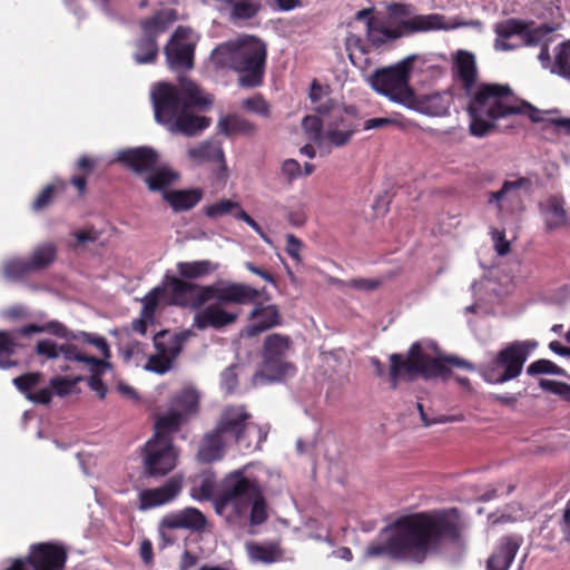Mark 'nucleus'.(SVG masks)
Returning a JSON list of instances; mask_svg holds the SVG:
<instances>
[{
	"label": "nucleus",
	"mask_w": 570,
	"mask_h": 570,
	"mask_svg": "<svg viewBox=\"0 0 570 570\" xmlns=\"http://www.w3.org/2000/svg\"><path fill=\"white\" fill-rule=\"evenodd\" d=\"M56 257V247L46 243L43 245L38 246L31 256L30 264L33 272L42 269L47 267L49 264L53 262Z\"/></svg>",
	"instance_id": "39"
},
{
	"label": "nucleus",
	"mask_w": 570,
	"mask_h": 570,
	"mask_svg": "<svg viewBox=\"0 0 570 570\" xmlns=\"http://www.w3.org/2000/svg\"><path fill=\"white\" fill-rule=\"evenodd\" d=\"M219 265L208 259L179 262L177 272L183 278L195 279L207 276L217 271Z\"/></svg>",
	"instance_id": "34"
},
{
	"label": "nucleus",
	"mask_w": 570,
	"mask_h": 570,
	"mask_svg": "<svg viewBox=\"0 0 570 570\" xmlns=\"http://www.w3.org/2000/svg\"><path fill=\"white\" fill-rule=\"evenodd\" d=\"M53 193H55V186L53 185H48L39 194V196L35 199L33 205H32L33 209L35 210H41L45 207H47L52 202Z\"/></svg>",
	"instance_id": "53"
},
{
	"label": "nucleus",
	"mask_w": 570,
	"mask_h": 570,
	"mask_svg": "<svg viewBox=\"0 0 570 570\" xmlns=\"http://www.w3.org/2000/svg\"><path fill=\"white\" fill-rule=\"evenodd\" d=\"M452 102V96L448 91L424 95L413 92L405 107L429 117H443L449 114Z\"/></svg>",
	"instance_id": "21"
},
{
	"label": "nucleus",
	"mask_w": 570,
	"mask_h": 570,
	"mask_svg": "<svg viewBox=\"0 0 570 570\" xmlns=\"http://www.w3.org/2000/svg\"><path fill=\"white\" fill-rule=\"evenodd\" d=\"M535 342L514 341L497 354H491L480 367L481 376L491 384H502L517 379L523 368Z\"/></svg>",
	"instance_id": "12"
},
{
	"label": "nucleus",
	"mask_w": 570,
	"mask_h": 570,
	"mask_svg": "<svg viewBox=\"0 0 570 570\" xmlns=\"http://www.w3.org/2000/svg\"><path fill=\"white\" fill-rule=\"evenodd\" d=\"M28 561L33 570H63L67 552L58 544L39 543L31 547Z\"/></svg>",
	"instance_id": "23"
},
{
	"label": "nucleus",
	"mask_w": 570,
	"mask_h": 570,
	"mask_svg": "<svg viewBox=\"0 0 570 570\" xmlns=\"http://www.w3.org/2000/svg\"><path fill=\"white\" fill-rule=\"evenodd\" d=\"M176 20L177 12L171 8H166L154 17L141 21L142 35L137 42L138 51L134 53V59L138 65L154 63L156 61L158 56L156 38L164 33Z\"/></svg>",
	"instance_id": "16"
},
{
	"label": "nucleus",
	"mask_w": 570,
	"mask_h": 570,
	"mask_svg": "<svg viewBox=\"0 0 570 570\" xmlns=\"http://www.w3.org/2000/svg\"><path fill=\"white\" fill-rule=\"evenodd\" d=\"M455 72L468 92H471L476 82L475 58L468 51H459L455 59Z\"/></svg>",
	"instance_id": "32"
},
{
	"label": "nucleus",
	"mask_w": 570,
	"mask_h": 570,
	"mask_svg": "<svg viewBox=\"0 0 570 570\" xmlns=\"http://www.w3.org/2000/svg\"><path fill=\"white\" fill-rule=\"evenodd\" d=\"M206 524L204 514L196 508L167 514L161 519L160 525L166 529H194L202 530Z\"/></svg>",
	"instance_id": "27"
},
{
	"label": "nucleus",
	"mask_w": 570,
	"mask_h": 570,
	"mask_svg": "<svg viewBox=\"0 0 570 570\" xmlns=\"http://www.w3.org/2000/svg\"><path fill=\"white\" fill-rule=\"evenodd\" d=\"M235 208H239V203L233 199H220L204 207V214L210 219H218L223 216L233 214Z\"/></svg>",
	"instance_id": "41"
},
{
	"label": "nucleus",
	"mask_w": 570,
	"mask_h": 570,
	"mask_svg": "<svg viewBox=\"0 0 570 570\" xmlns=\"http://www.w3.org/2000/svg\"><path fill=\"white\" fill-rule=\"evenodd\" d=\"M245 267L252 272L253 274L255 275H258L259 277H262L264 281H266L267 283H271V284H274V278L273 276L267 273L266 271L257 267L255 264H253L252 262H246L245 263Z\"/></svg>",
	"instance_id": "60"
},
{
	"label": "nucleus",
	"mask_w": 570,
	"mask_h": 570,
	"mask_svg": "<svg viewBox=\"0 0 570 570\" xmlns=\"http://www.w3.org/2000/svg\"><path fill=\"white\" fill-rule=\"evenodd\" d=\"M291 340L281 334L268 335L264 343L261 370L253 376L255 385L276 382L294 374V366L287 362Z\"/></svg>",
	"instance_id": "14"
},
{
	"label": "nucleus",
	"mask_w": 570,
	"mask_h": 570,
	"mask_svg": "<svg viewBox=\"0 0 570 570\" xmlns=\"http://www.w3.org/2000/svg\"><path fill=\"white\" fill-rule=\"evenodd\" d=\"M390 361V376L393 387H396L399 380L412 381L419 376L424 379L445 377L449 371L444 363L470 371L474 370L473 364L463 358L456 356L440 357L433 343H414L407 351L406 356L392 354Z\"/></svg>",
	"instance_id": "8"
},
{
	"label": "nucleus",
	"mask_w": 570,
	"mask_h": 570,
	"mask_svg": "<svg viewBox=\"0 0 570 570\" xmlns=\"http://www.w3.org/2000/svg\"><path fill=\"white\" fill-rule=\"evenodd\" d=\"M287 220L291 225L301 227L306 223V214L303 208L292 210L287 215Z\"/></svg>",
	"instance_id": "58"
},
{
	"label": "nucleus",
	"mask_w": 570,
	"mask_h": 570,
	"mask_svg": "<svg viewBox=\"0 0 570 570\" xmlns=\"http://www.w3.org/2000/svg\"><path fill=\"white\" fill-rule=\"evenodd\" d=\"M217 126L219 132L226 136L236 134L253 135L256 131L255 125L237 115L222 117Z\"/></svg>",
	"instance_id": "35"
},
{
	"label": "nucleus",
	"mask_w": 570,
	"mask_h": 570,
	"mask_svg": "<svg viewBox=\"0 0 570 570\" xmlns=\"http://www.w3.org/2000/svg\"><path fill=\"white\" fill-rule=\"evenodd\" d=\"M549 348L556 353V354H559V355H562V356H570V347H566L563 346L560 342L558 341H552L550 342L549 344Z\"/></svg>",
	"instance_id": "64"
},
{
	"label": "nucleus",
	"mask_w": 570,
	"mask_h": 570,
	"mask_svg": "<svg viewBox=\"0 0 570 570\" xmlns=\"http://www.w3.org/2000/svg\"><path fill=\"white\" fill-rule=\"evenodd\" d=\"M42 374L38 372L27 373L13 379L14 386L35 403L48 404L51 401V393L48 387H40Z\"/></svg>",
	"instance_id": "26"
},
{
	"label": "nucleus",
	"mask_w": 570,
	"mask_h": 570,
	"mask_svg": "<svg viewBox=\"0 0 570 570\" xmlns=\"http://www.w3.org/2000/svg\"><path fill=\"white\" fill-rule=\"evenodd\" d=\"M45 332H48L57 337L70 340L73 334L60 322L51 321L43 325Z\"/></svg>",
	"instance_id": "50"
},
{
	"label": "nucleus",
	"mask_w": 570,
	"mask_h": 570,
	"mask_svg": "<svg viewBox=\"0 0 570 570\" xmlns=\"http://www.w3.org/2000/svg\"><path fill=\"white\" fill-rule=\"evenodd\" d=\"M250 414L244 406H228L224 409L214 431L223 442L229 444L243 441L249 425Z\"/></svg>",
	"instance_id": "19"
},
{
	"label": "nucleus",
	"mask_w": 570,
	"mask_h": 570,
	"mask_svg": "<svg viewBox=\"0 0 570 570\" xmlns=\"http://www.w3.org/2000/svg\"><path fill=\"white\" fill-rule=\"evenodd\" d=\"M250 318L253 323L246 327L248 336H256L279 323V314L275 305L256 306L250 312Z\"/></svg>",
	"instance_id": "29"
},
{
	"label": "nucleus",
	"mask_w": 570,
	"mask_h": 570,
	"mask_svg": "<svg viewBox=\"0 0 570 570\" xmlns=\"http://www.w3.org/2000/svg\"><path fill=\"white\" fill-rule=\"evenodd\" d=\"M198 405V394L194 389H184L177 393L168 410L157 416L154 436L144 448V469L150 476H163L173 471L179 452L167 435L179 430Z\"/></svg>",
	"instance_id": "5"
},
{
	"label": "nucleus",
	"mask_w": 570,
	"mask_h": 570,
	"mask_svg": "<svg viewBox=\"0 0 570 570\" xmlns=\"http://www.w3.org/2000/svg\"><path fill=\"white\" fill-rule=\"evenodd\" d=\"M56 373L57 375L50 380L49 386H47L51 394L55 393L59 396H66L76 392L77 384L82 380L81 375L70 373L66 376H62L60 375L61 372Z\"/></svg>",
	"instance_id": "36"
},
{
	"label": "nucleus",
	"mask_w": 570,
	"mask_h": 570,
	"mask_svg": "<svg viewBox=\"0 0 570 570\" xmlns=\"http://www.w3.org/2000/svg\"><path fill=\"white\" fill-rule=\"evenodd\" d=\"M554 70L570 79V40L560 46L556 55Z\"/></svg>",
	"instance_id": "43"
},
{
	"label": "nucleus",
	"mask_w": 570,
	"mask_h": 570,
	"mask_svg": "<svg viewBox=\"0 0 570 570\" xmlns=\"http://www.w3.org/2000/svg\"><path fill=\"white\" fill-rule=\"evenodd\" d=\"M302 126L308 139L320 147L321 138L324 132V130H322L321 119L316 116H306L302 121Z\"/></svg>",
	"instance_id": "42"
},
{
	"label": "nucleus",
	"mask_w": 570,
	"mask_h": 570,
	"mask_svg": "<svg viewBox=\"0 0 570 570\" xmlns=\"http://www.w3.org/2000/svg\"><path fill=\"white\" fill-rule=\"evenodd\" d=\"M425 69L426 59L421 55H411L393 66L376 70L368 81L376 92L405 107L414 92L410 86L411 75Z\"/></svg>",
	"instance_id": "11"
},
{
	"label": "nucleus",
	"mask_w": 570,
	"mask_h": 570,
	"mask_svg": "<svg viewBox=\"0 0 570 570\" xmlns=\"http://www.w3.org/2000/svg\"><path fill=\"white\" fill-rule=\"evenodd\" d=\"M140 557L145 563H150L153 560V544L148 540L140 543Z\"/></svg>",
	"instance_id": "62"
},
{
	"label": "nucleus",
	"mask_w": 570,
	"mask_h": 570,
	"mask_svg": "<svg viewBox=\"0 0 570 570\" xmlns=\"http://www.w3.org/2000/svg\"><path fill=\"white\" fill-rule=\"evenodd\" d=\"M417 409L420 411L421 420H422L424 426H430L432 424H438V423H450V422L462 421L461 415H453V416L442 415L436 419H428L426 414L424 413L422 404L417 403Z\"/></svg>",
	"instance_id": "52"
},
{
	"label": "nucleus",
	"mask_w": 570,
	"mask_h": 570,
	"mask_svg": "<svg viewBox=\"0 0 570 570\" xmlns=\"http://www.w3.org/2000/svg\"><path fill=\"white\" fill-rule=\"evenodd\" d=\"M358 124L348 110H345L336 121L326 127L321 138L320 149L330 153L332 148L346 146L357 132Z\"/></svg>",
	"instance_id": "20"
},
{
	"label": "nucleus",
	"mask_w": 570,
	"mask_h": 570,
	"mask_svg": "<svg viewBox=\"0 0 570 570\" xmlns=\"http://www.w3.org/2000/svg\"><path fill=\"white\" fill-rule=\"evenodd\" d=\"M564 205V199L559 196L548 197L540 203V215L547 230L553 232L568 225L569 217Z\"/></svg>",
	"instance_id": "25"
},
{
	"label": "nucleus",
	"mask_w": 570,
	"mask_h": 570,
	"mask_svg": "<svg viewBox=\"0 0 570 570\" xmlns=\"http://www.w3.org/2000/svg\"><path fill=\"white\" fill-rule=\"evenodd\" d=\"M148 324H154V320L145 318L144 313L140 312L139 318L132 321L131 327L135 332L145 335L147 332Z\"/></svg>",
	"instance_id": "59"
},
{
	"label": "nucleus",
	"mask_w": 570,
	"mask_h": 570,
	"mask_svg": "<svg viewBox=\"0 0 570 570\" xmlns=\"http://www.w3.org/2000/svg\"><path fill=\"white\" fill-rule=\"evenodd\" d=\"M259 292L254 287L230 282L198 285L176 276H166L163 284L154 287L141 298L145 318L155 320L156 311L163 304L176 305L197 311L193 325L198 330L222 328L234 323L238 313L227 308L229 304L254 302Z\"/></svg>",
	"instance_id": "1"
},
{
	"label": "nucleus",
	"mask_w": 570,
	"mask_h": 570,
	"mask_svg": "<svg viewBox=\"0 0 570 570\" xmlns=\"http://www.w3.org/2000/svg\"><path fill=\"white\" fill-rule=\"evenodd\" d=\"M355 20L356 22L364 23L366 38L376 48L389 45L403 36L434 30H449L456 27V24L448 23L445 17L439 13L415 14L399 22L376 17L372 10L364 9L355 14Z\"/></svg>",
	"instance_id": "9"
},
{
	"label": "nucleus",
	"mask_w": 570,
	"mask_h": 570,
	"mask_svg": "<svg viewBox=\"0 0 570 570\" xmlns=\"http://www.w3.org/2000/svg\"><path fill=\"white\" fill-rule=\"evenodd\" d=\"M273 2L282 11H291L302 6L301 0H273Z\"/></svg>",
	"instance_id": "61"
},
{
	"label": "nucleus",
	"mask_w": 570,
	"mask_h": 570,
	"mask_svg": "<svg viewBox=\"0 0 570 570\" xmlns=\"http://www.w3.org/2000/svg\"><path fill=\"white\" fill-rule=\"evenodd\" d=\"M188 159L196 166L206 163H223L224 151L219 144L214 141H203L197 146L187 149Z\"/></svg>",
	"instance_id": "30"
},
{
	"label": "nucleus",
	"mask_w": 570,
	"mask_h": 570,
	"mask_svg": "<svg viewBox=\"0 0 570 570\" xmlns=\"http://www.w3.org/2000/svg\"><path fill=\"white\" fill-rule=\"evenodd\" d=\"M494 30L497 33L494 41L495 50L509 51L521 45L528 47H540L538 59L541 61L543 67L550 66L551 58L548 49L550 38L549 31H542L540 29L523 31L522 26L514 20L498 23L495 24Z\"/></svg>",
	"instance_id": "13"
},
{
	"label": "nucleus",
	"mask_w": 570,
	"mask_h": 570,
	"mask_svg": "<svg viewBox=\"0 0 570 570\" xmlns=\"http://www.w3.org/2000/svg\"><path fill=\"white\" fill-rule=\"evenodd\" d=\"M78 245H85L87 243H94L98 239L99 234L95 229H83L73 233Z\"/></svg>",
	"instance_id": "56"
},
{
	"label": "nucleus",
	"mask_w": 570,
	"mask_h": 570,
	"mask_svg": "<svg viewBox=\"0 0 570 570\" xmlns=\"http://www.w3.org/2000/svg\"><path fill=\"white\" fill-rule=\"evenodd\" d=\"M242 107L263 117L269 116V106L262 96L244 99L242 101Z\"/></svg>",
	"instance_id": "45"
},
{
	"label": "nucleus",
	"mask_w": 570,
	"mask_h": 570,
	"mask_svg": "<svg viewBox=\"0 0 570 570\" xmlns=\"http://www.w3.org/2000/svg\"><path fill=\"white\" fill-rule=\"evenodd\" d=\"M165 199L176 212L188 210L195 207L203 197L200 189L173 190L164 194Z\"/></svg>",
	"instance_id": "33"
},
{
	"label": "nucleus",
	"mask_w": 570,
	"mask_h": 570,
	"mask_svg": "<svg viewBox=\"0 0 570 570\" xmlns=\"http://www.w3.org/2000/svg\"><path fill=\"white\" fill-rule=\"evenodd\" d=\"M230 445L228 442H223L215 431L207 433L199 445L197 459L202 463H212L220 460L224 456L225 448Z\"/></svg>",
	"instance_id": "31"
},
{
	"label": "nucleus",
	"mask_w": 570,
	"mask_h": 570,
	"mask_svg": "<svg viewBox=\"0 0 570 570\" xmlns=\"http://www.w3.org/2000/svg\"><path fill=\"white\" fill-rule=\"evenodd\" d=\"M521 539L517 537H505L489 558L488 570H509L519 550Z\"/></svg>",
	"instance_id": "28"
},
{
	"label": "nucleus",
	"mask_w": 570,
	"mask_h": 570,
	"mask_svg": "<svg viewBox=\"0 0 570 570\" xmlns=\"http://www.w3.org/2000/svg\"><path fill=\"white\" fill-rule=\"evenodd\" d=\"M541 386L550 390L551 392L563 396L564 399H570V385L562 382L557 381H541Z\"/></svg>",
	"instance_id": "54"
},
{
	"label": "nucleus",
	"mask_w": 570,
	"mask_h": 570,
	"mask_svg": "<svg viewBox=\"0 0 570 570\" xmlns=\"http://www.w3.org/2000/svg\"><path fill=\"white\" fill-rule=\"evenodd\" d=\"M150 96L156 120L170 132L194 136L210 125L208 118L195 115L194 108L212 105L213 98L190 79L180 78L177 85L159 82Z\"/></svg>",
	"instance_id": "4"
},
{
	"label": "nucleus",
	"mask_w": 570,
	"mask_h": 570,
	"mask_svg": "<svg viewBox=\"0 0 570 570\" xmlns=\"http://www.w3.org/2000/svg\"><path fill=\"white\" fill-rule=\"evenodd\" d=\"M561 368L549 360H538L531 363L527 368L529 375L561 374Z\"/></svg>",
	"instance_id": "44"
},
{
	"label": "nucleus",
	"mask_w": 570,
	"mask_h": 570,
	"mask_svg": "<svg viewBox=\"0 0 570 570\" xmlns=\"http://www.w3.org/2000/svg\"><path fill=\"white\" fill-rule=\"evenodd\" d=\"M85 335H86V341L89 342L90 344H92L94 346H96L98 348V351L101 353V355L104 356V358L110 357L109 346L107 344V341L104 337H101V336L92 337L89 334H85Z\"/></svg>",
	"instance_id": "57"
},
{
	"label": "nucleus",
	"mask_w": 570,
	"mask_h": 570,
	"mask_svg": "<svg viewBox=\"0 0 570 570\" xmlns=\"http://www.w3.org/2000/svg\"><path fill=\"white\" fill-rule=\"evenodd\" d=\"M16 346V335L13 333L0 332V368H9L17 365V362L10 361Z\"/></svg>",
	"instance_id": "40"
},
{
	"label": "nucleus",
	"mask_w": 570,
	"mask_h": 570,
	"mask_svg": "<svg viewBox=\"0 0 570 570\" xmlns=\"http://www.w3.org/2000/svg\"><path fill=\"white\" fill-rule=\"evenodd\" d=\"M335 283L344 284L346 287L363 292H371L381 285V281L371 278H354L347 282L335 281Z\"/></svg>",
	"instance_id": "47"
},
{
	"label": "nucleus",
	"mask_w": 570,
	"mask_h": 570,
	"mask_svg": "<svg viewBox=\"0 0 570 570\" xmlns=\"http://www.w3.org/2000/svg\"><path fill=\"white\" fill-rule=\"evenodd\" d=\"M530 183L525 178L507 180L498 191L489 193L488 204L493 206L499 215L513 210L521 203L522 190L528 189Z\"/></svg>",
	"instance_id": "22"
},
{
	"label": "nucleus",
	"mask_w": 570,
	"mask_h": 570,
	"mask_svg": "<svg viewBox=\"0 0 570 570\" xmlns=\"http://www.w3.org/2000/svg\"><path fill=\"white\" fill-rule=\"evenodd\" d=\"M304 244L293 234L286 235V246L285 250L287 255L297 264L301 265L303 263L302 250Z\"/></svg>",
	"instance_id": "46"
},
{
	"label": "nucleus",
	"mask_w": 570,
	"mask_h": 570,
	"mask_svg": "<svg viewBox=\"0 0 570 570\" xmlns=\"http://www.w3.org/2000/svg\"><path fill=\"white\" fill-rule=\"evenodd\" d=\"M470 134L484 137L495 127L497 120L511 115H524L533 122L544 120V111L518 99L509 86L484 83L472 94L468 106Z\"/></svg>",
	"instance_id": "6"
},
{
	"label": "nucleus",
	"mask_w": 570,
	"mask_h": 570,
	"mask_svg": "<svg viewBox=\"0 0 570 570\" xmlns=\"http://www.w3.org/2000/svg\"><path fill=\"white\" fill-rule=\"evenodd\" d=\"M237 365H233L222 373V386L227 393L233 392L237 385Z\"/></svg>",
	"instance_id": "51"
},
{
	"label": "nucleus",
	"mask_w": 570,
	"mask_h": 570,
	"mask_svg": "<svg viewBox=\"0 0 570 570\" xmlns=\"http://www.w3.org/2000/svg\"><path fill=\"white\" fill-rule=\"evenodd\" d=\"M181 488L183 479L173 476L159 488L142 490L138 494V508L146 511L164 505L173 501L180 493Z\"/></svg>",
	"instance_id": "24"
},
{
	"label": "nucleus",
	"mask_w": 570,
	"mask_h": 570,
	"mask_svg": "<svg viewBox=\"0 0 570 570\" xmlns=\"http://www.w3.org/2000/svg\"><path fill=\"white\" fill-rule=\"evenodd\" d=\"M282 175L286 178L287 181L292 183L295 179L303 176V170L301 168V165L295 159H286L282 164Z\"/></svg>",
	"instance_id": "48"
},
{
	"label": "nucleus",
	"mask_w": 570,
	"mask_h": 570,
	"mask_svg": "<svg viewBox=\"0 0 570 570\" xmlns=\"http://www.w3.org/2000/svg\"><path fill=\"white\" fill-rule=\"evenodd\" d=\"M196 500L213 499L215 511L238 527H257L268 519V507L262 482L248 473V466L232 471L220 481L215 494V481L206 476L193 489Z\"/></svg>",
	"instance_id": "3"
},
{
	"label": "nucleus",
	"mask_w": 570,
	"mask_h": 570,
	"mask_svg": "<svg viewBox=\"0 0 570 570\" xmlns=\"http://www.w3.org/2000/svg\"><path fill=\"white\" fill-rule=\"evenodd\" d=\"M197 562V558L191 554L188 551H185L181 554L180 563H179V570H188L189 568L194 567Z\"/></svg>",
	"instance_id": "63"
},
{
	"label": "nucleus",
	"mask_w": 570,
	"mask_h": 570,
	"mask_svg": "<svg viewBox=\"0 0 570 570\" xmlns=\"http://www.w3.org/2000/svg\"><path fill=\"white\" fill-rule=\"evenodd\" d=\"M32 272L30 261L24 258H9L6 259L2 265L3 277L9 281H16Z\"/></svg>",
	"instance_id": "37"
},
{
	"label": "nucleus",
	"mask_w": 570,
	"mask_h": 570,
	"mask_svg": "<svg viewBox=\"0 0 570 570\" xmlns=\"http://www.w3.org/2000/svg\"><path fill=\"white\" fill-rule=\"evenodd\" d=\"M266 57V43L255 36L244 35L216 47L210 59L217 67L238 72L244 87H255L262 82Z\"/></svg>",
	"instance_id": "7"
},
{
	"label": "nucleus",
	"mask_w": 570,
	"mask_h": 570,
	"mask_svg": "<svg viewBox=\"0 0 570 570\" xmlns=\"http://www.w3.org/2000/svg\"><path fill=\"white\" fill-rule=\"evenodd\" d=\"M118 160L134 171L146 174V184L153 191L163 190L176 178L174 171L159 163L157 153L148 147H138L118 153Z\"/></svg>",
	"instance_id": "15"
},
{
	"label": "nucleus",
	"mask_w": 570,
	"mask_h": 570,
	"mask_svg": "<svg viewBox=\"0 0 570 570\" xmlns=\"http://www.w3.org/2000/svg\"><path fill=\"white\" fill-rule=\"evenodd\" d=\"M36 354L42 358V363L50 361L52 372H72L76 363H85L94 374L89 381L90 387L102 399L107 393V387L98 377L105 371L108 364L94 356L83 355L76 345L71 343L59 344L51 338H43L37 342Z\"/></svg>",
	"instance_id": "10"
},
{
	"label": "nucleus",
	"mask_w": 570,
	"mask_h": 570,
	"mask_svg": "<svg viewBox=\"0 0 570 570\" xmlns=\"http://www.w3.org/2000/svg\"><path fill=\"white\" fill-rule=\"evenodd\" d=\"M249 558L255 562L272 563L279 558V551L274 544L247 543Z\"/></svg>",
	"instance_id": "38"
},
{
	"label": "nucleus",
	"mask_w": 570,
	"mask_h": 570,
	"mask_svg": "<svg viewBox=\"0 0 570 570\" xmlns=\"http://www.w3.org/2000/svg\"><path fill=\"white\" fill-rule=\"evenodd\" d=\"M197 36L190 28L178 27L165 48L168 66L174 70L193 67Z\"/></svg>",
	"instance_id": "18"
},
{
	"label": "nucleus",
	"mask_w": 570,
	"mask_h": 570,
	"mask_svg": "<svg viewBox=\"0 0 570 570\" xmlns=\"http://www.w3.org/2000/svg\"><path fill=\"white\" fill-rule=\"evenodd\" d=\"M191 335L193 333L189 330L178 333L160 331L155 334L154 345L157 353L148 358L145 368L157 374L168 372Z\"/></svg>",
	"instance_id": "17"
},
{
	"label": "nucleus",
	"mask_w": 570,
	"mask_h": 570,
	"mask_svg": "<svg viewBox=\"0 0 570 570\" xmlns=\"http://www.w3.org/2000/svg\"><path fill=\"white\" fill-rule=\"evenodd\" d=\"M396 120L390 117L371 118L364 122V130L377 129L390 125H395Z\"/></svg>",
	"instance_id": "55"
},
{
	"label": "nucleus",
	"mask_w": 570,
	"mask_h": 570,
	"mask_svg": "<svg viewBox=\"0 0 570 570\" xmlns=\"http://www.w3.org/2000/svg\"><path fill=\"white\" fill-rule=\"evenodd\" d=\"M463 527L455 509L403 517L382 532L380 542H371L364 554L366 558L387 554L421 563L440 539L458 538Z\"/></svg>",
	"instance_id": "2"
},
{
	"label": "nucleus",
	"mask_w": 570,
	"mask_h": 570,
	"mask_svg": "<svg viewBox=\"0 0 570 570\" xmlns=\"http://www.w3.org/2000/svg\"><path fill=\"white\" fill-rule=\"evenodd\" d=\"M491 236L498 255L505 256L510 253V243L507 240L503 230L493 229Z\"/></svg>",
	"instance_id": "49"
}]
</instances>
